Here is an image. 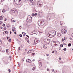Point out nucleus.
Here are the masks:
<instances>
[{
  "label": "nucleus",
  "instance_id": "nucleus-57",
  "mask_svg": "<svg viewBox=\"0 0 73 73\" xmlns=\"http://www.w3.org/2000/svg\"><path fill=\"white\" fill-rule=\"evenodd\" d=\"M54 52V51H53L52 52V53H53Z\"/></svg>",
  "mask_w": 73,
  "mask_h": 73
},
{
  "label": "nucleus",
  "instance_id": "nucleus-18",
  "mask_svg": "<svg viewBox=\"0 0 73 73\" xmlns=\"http://www.w3.org/2000/svg\"><path fill=\"white\" fill-rule=\"evenodd\" d=\"M41 13H40V12H39L38 13V15L39 16H40V14H41Z\"/></svg>",
  "mask_w": 73,
  "mask_h": 73
},
{
  "label": "nucleus",
  "instance_id": "nucleus-10",
  "mask_svg": "<svg viewBox=\"0 0 73 73\" xmlns=\"http://www.w3.org/2000/svg\"><path fill=\"white\" fill-rule=\"evenodd\" d=\"M44 41L45 42H48V41H49V39H44Z\"/></svg>",
  "mask_w": 73,
  "mask_h": 73
},
{
  "label": "nucleus",
  "instance_id": "nucleus-13",
  "mask_svg": "<svg viewBox=\"0 0 73 73\" xmlns=\"http://www.w3.org/2000/svg\"><path fill=\"white\" fill-rule=\"evenodd\" d=\"M11 11H13V12H17V11L16 10V9H12Z\"/></svg>",
  "mask_w": 73,
  "mask_h": 73
},
{
  "label": "nucleus",
  "instance_id": "nucleus-19",
  "mask_svg": "<svg viewBox=\"0 0 73 73\" xmlns=\"http://www.w3.org/2000/svg\"><path fill=\"white\" fill-rule=\"evenodd\" d=\"M2 12L3 13H4V12H5V10H4V9L2 10Z\"/></svg>",
  "mask_w": 73,
  "mask_h": 73
},
{
  "label": "nucleus",
  "instance_id": "nucleus-33",
  "mask_svg": "<svg viewBox=\"0 0 73 73\" xmlns=\"http://www.w3.org/2000/svg\"><path fill=\"white\" fill-rule=\"evenodd\" d=\"M19 36H20V37H22V36H23L22 35H21V34H20V35H19Z\"/></svg>",
  "mask_w": 73,
  "mask_h": 73
},
{
  "label": "nucleus",
  "instance_id": "nucleus-54",
  "mask_svg": "<svg viewBox=\"0 0 73 73\" xmlns=\"http://www.w3.org/2000/svg\"><path fill=\"white\" fill-rule=\"evenodd\" d=\"M18 65H19V66H19V67L20 66V64H19V63H18Z\"/></svg>",
  "mask_w": 73,
  "mask_h": 73
},
{
  "label": "nucleus",
  "instance_id": "nucleus-35",
  "mask_svg": "<svg viewBox=\"0 0 73 73\" xmlns=\"http://www.w3.org/2000/svg\"><path fill=\"white\" fill-rule=\"evenodd\" d=\"M35 54V53H34L32 54V56H34Z\"/></svg>",
  "mask_w": 73,
  "mask_h": 73
},
{
  "label": "nucleus",
  "instance_id": "nucleus-20",
  "mask_svg": "<svg viewBox=\"0 0 73 73\" xmlns=\"http://www.w3.org/2000/svg\"><path fill=\"white\" fill-rule=\"evenodd\" d=\"M68 46H71V43H69L68 44Z\"/></svg>",
  "mask_w": 73,
  "mask_h": 73
},
{
  "label": "nucleus",
  "instance_id": "nucleus-44",
  "mask_svg": "<svg viewBox=\"0 0 73 73\" xmlns=\"http://www.w3.org/2000/svg\"><path fill=\"white\" fill-rule=\"evenodd\" d=\"M62 41L63 42V41H64V39H63V38H62Z\"/></svg>",
  "mask_w": 73,
  "mask_h": 73
},
{
  "label": "nucleus",
  "instance_id": "nucleus-61",
  "mask_svg": "<svg viewBox=\"0 0 73 73\" xmlns=\"http://www.w3.org/2000/svg\"><path fill=\"white\" fill-rule=\"evenodd\" d=\"M35 61V59L33 60V61Z\"/></svg>",
  "mask_w": 73,
  "mask_h": 73
},
{
  "label": "nucleus",
  "instance_id": "nucleus-45",
  "mask_svg": "<svg viewBox=\"0 0 73 73\" xmlns=\"http://www.w3.org/2000/svg\"><path fill=\"white\" fill-rule=\"evenodd\" d=\"M61 49V47H59V50H60V49Z\"/></svg>",
  "mask_w": 73,
  "mask_h": 73
},
{
  "label": "nucleus",
  "instance_id": "nucleus-11",
  "mask_svg": "<svg viewBox=\"0 0 73 73\" xmlns=\"http://www.w3.org/2000/svg\"><path fill=\"white\" fill-rule=\"evenodd\" d=\"M47 45L46 44H44L43 45V48L44 49H46L47 48Z\"/></svg>",
  "mask_w": 73,
  "mask_h": 73
},
{
  "label": "nucleus",
  "instance_id": "nucleus-24",
  "mask_svg": "<svg viewBox=\"0 0 73 73\" xmlns=\"http://www.w3.org/2000/svg\"><path fill=\"white\" fill-rule=\"evenodd\" d=\"M5 33H6V34H8V31H5Z\"/></svg>",
  "mask_w": 73,
  "mask_h": 73
},
{
  "label": "nucleus",
  "instance_id": "nucleus-55",
  "mask_svg": "<svg viewBox=\"0 0 73 73\" xmlns=\"http://www.w3.org/2000/svg\"><path fill=\"white\" fill-rule=\"evenodd\" d=\"M10 35H11V34H12V32L10 31Z\"/></svg>",
  "mask_w": 73,
  "mask_h": 73
},
{
  "label": "nucleus",
  "instance_id": "nucleus-63",
  "mask_svg": "<svg viewBox=\"0 0 73 73\" xmlns=\"http://www.w3.org/2000/svg\"><path fill=\"white\" fill-rule=\"evenodd\" d=\"M59 58V60H61V58Z\"/></svg>",
  "mask_w": 73,
  "mask_h": 73
},
{
  "label": "nucleus",
  "instance_id": "nucleus-42",
  "mask_svg": "<svg viewBox=\"0 0 73 73\" xmlns=\"http://www.w3.org/2000/svg\"><path fill=\"white\" fill-rule=\"evenodd\" d=\"M35 15V14H34V13H32V16H33Z\"/></svg>",
  "mask_w": 73,
  "mask_h": 73
},
{
  "label": "nucleus",
  "instance_id": "nucleus-17",
  "mask_svg": "<svg viewBox=\"0 0 73 73\" xmlns=\"http://www.w3.org/2000/svg\"><path fill=\"white\" fill-rule=\"evenodd\" d=\"M51 16L50 15H49L47 17V18H48V19H50V18H51Z\"/></svg>",
  "mask_w": 73,
  "mask_h": 73
},
{
  "label": "nucleus",
  "instance_id": "nucleus-56",
  "mask_svg": "<svg viewBox=\"0 0 73 73\" xmlns=\"http://www.w3.org/2000/svg\"><path fill=\"white\" fill-rule=\"evenodd\" d=\"M47 71H49V69L47 68Z\"/></svg>",
  "mask_w": 73,
  "mask_h": 73
},
{
  "label": "nucleus",
  "instance_id": "nucleus-8",
  "mask_svg": "<svg viewBox=\"0 0 73 73\" xmlns=\"http://www.w3.org/2000/svg\"><path fill=\"white\" fill-rule=\"evenodd\" d=\"M41 1H38L37 2V4L38 7H41Z\"/></svg>",
  "mask_w": 73,
  "mask_h": 73
},
{
  "label": "nucleus",
  "instance_id": "nucleus-64",
  "mask_svg": "<svg viewBox=\"0 0 73 73\" xmlns=\"http://www.w3.org/2000/svg\"><path fill=\"white\" fill-rule=\"evenodd\" d=\"M15 21H15L13 20V22H15Z\"/></svg>",
  "mask_w": 73,
  "mask_h": 73
},
{
  "label": "nucleus",
  "instance_id": "nucleus-32",
  "mask_svg": "<svg viewBox=\"0 0 73 73\" xmlns=\"http://www.w3.org/2000/svg\"><path fill=\"white\" fill-rule=\"evenodd\" d=\"M37 13H35V14H34L35 16H37Z\"/></svg>",
  "mask_w": 73,
  "mask_h": 73
},
{
  "label": "nucleus",
  "instance_id": "nucleus-52",
  "mask_svg": "<svg viewBox=\"0 0 73 73\" xmlns=\"http://www.w3.org/2000/svg\"><path fill=\"white\" fill-rule=\"evenodd\" d=\"M46 56H49V54H46Z\"/></svg>",
  "mask_w": 73,
  "mask_h": 73
},
{
  "label": "nucleus",
  "instance_id": "nucleus-31",
  "mask_svg": "<svg viewBox=\"0 0 73 73\" xmlns=\"http://www.w3.org/2000/svg\"><path fill=\"white\" fill-rule=\"evenodd\" d=\"M33 70H35V67H33L32 69Z\"/></svg>",
  "mask_w": 73,
  "mask_h": 73
},
{
  "label": "nucleus",
  "instance_id": "nucleus-38",
  "mask_svg": "<svg viewBox=\"0 0 73 73\" xmlns=\"http://www.w3.org/2000/svg\"><path fill=\"white\" fill-rule=\"evenodd\" d=\"M6 52L7 53H8V49H6Z\"/></svg>",
  "mask_w": 73,
  "mask_h": 73
},
{
  "label": "nucleus",
  "instance_id": "nucleus-9",
  "mask_svg": "<svg viewBox=\"0 0 73 73\" xmlns=\"http://www.w3.org/2000/svg\"><path fill=\"white\" fill-rule=\"evenodd\" d=\"M21 0H19L18 2L17 3V4L18 5H20L21 4Z\"/></svg>",
  "mask_w": 73,
  "mask_h": 73
},
{
  "label": "nucleus",
  "instance_id": "nucleus-48",
  "mask_svg": "<svg viewBox=\"0 0 73 73\" xmlns=\"http://www.w3.org/2000/svg\"><path fill=\"white\" fill-rule=\"evenodd\" d=\"M7 28H9V26H8V25H7Z\"/></svg>",
  "mask_w": 73,
  "mask_h": 73
},
{
  "label": "nucleus",
  "instance_id": "nucleus-3",
  "mask_svg": "<svg viewBox=\"0 0 73 73\" xmlns=\"http://www.w3.org/2000/svg\"><path fill=\"white\" fill-rule=\"evenodd\" d=\"M40 42V40L38 38H35V40L34 42V45H36V44H37L38 42Z\"/></svg>",
  "mask_w": 73,
  "mask_h": 73
},
{
  "label": "nucleus",
  "instance_id": "nucleus-37",
  "mask_svg": "<svg viewBox=\"0 0 73 73\" xmlns=\"http://www.w3.org/2000/svg\"><path fill=\"white\" fill-rule=\"evenodd\" d=\"M69 38L70 40H73V39H72V38L71 37L70 38Z\"/></svg>",
  "mask_w": 73,
  "mask_h": 73
},
{
  "label": "nucleus",
  "instance_id": "nucleus-7",
  "mask_svg": "<svg viewBox=\"0 0 73 73\" xmlns=\"http://www.w3.org/2000/svg\"><path fill=\"white\" fill-rule=\"evenodd\" d=\"M26 21L27 22V23H31L32 22V19H31V18L30 19L27 18V19Z\"/></svg>",
  "mask_w": 73,
  "mask_h": 73
},
{
  "label": "nucleus",
  "instance_id": "nucleus-5",
  "mask_svg": "<svg viewBox=\"0 0 73 73\" xmlns=\"http://www.w3.org/2000/svg\"><path fill=\"white\" fill-rule=\"evenodd\" d=\"M31 5H34L35 3V0H30Z\"/></svg>",
  "mask_w": 73,
  "mask_h": 73
},
{
  "label": "nucleus",
  "instance_id": "nucleus-25",
  "mask_svg": "<svg viewBox=\"0 0 73 73\" xmlns=\"http://www.w3.org/2000/svg\"><path fill=\"white\" fill-rule=\"evenodd\" d=\"M29 59H27L26 60V62H29Z\"/></svg>",
  "mask_w": 73,
  "mask_h": 73
},
{
  "label": "nucleus",
  "instance_id": "nucleus-16",
  "mask_svg": "<svg viewBox=\"0 0 73 73\" xmlns=\"http://www.w3.org/2000/svg\"><path fill=\"white\" fill-rule=\"evenodd\" d=\"M31 19H32V17H31V16H30V15L28 16L27 19H31Z\"/></svg>",
  "mask_w": 73,
  "mask_h": 73
},
{
  "label": "nucleus",
  "instance_id": "nucleus-12",
  "mask_svg": "<svg viewBox=\"0 0 73 73\" xmlns=\"http://www.w3.org/2000/svg\"><path fill=\"white\" fill-rule=\"evenodd\" d=\"M55 43L56 44V45H59V42L58 41H56L55 42Z\"/></svg>",
  "mask_w": 73,
  "mask_h": 73
},
{
  "label": "nucleus",
  "instance_id": "nucleus-53",
  "mask_svg": "<svg viewBox=\"0 0 73 73\" xmlns=\"http://www.w3.org/2000/svg\"><path fill=\"white\" fill-rule=\"evenodd\" d=\"M14 34H15V35H16V32L15 31L14 32Z\"/></svg>",
  "mask_w": 73,
  "mask_h": 73
},
{
  "label": "nucleus",
  "instance_id": "nucleus-59",
  "mask_svg": "<svg viewBox=\"0 0 73 73\" xmlns=\"http://www.w3.org/2000/svg\"><path fill=\"white\" fill-rule=\"evenodd\" d=\"M63 45H66V44L64 43L63 44Z\"/></svg>",
  "mask_w": 73,
  "mask_h": 73
},
{
  "label": "nucleus",
  "instance_id": "nucleus-6",
  "mask_svg": "<svg viewBox=\"0 0 73 73\" xmlns=\"http://www.w3.org/2000/svg\"><path fill=\"white\" fill-rule=\"evenodd\" d=\"M39 64V68H41V66H42V64H41V61L39 60H38Z\"/></svg>",
  "mask_w": 73,
  "mask_h": 73
},
{
  "label": "nucleus",
  "instance_id": "nucleus-36",
  "mask_svg": "<svg viewBox=\"0 0 73 73\" xmlns=\"http://www.w3.org/2000/svg\"><path fill=\"white\" fill-rule=\"evenodd\" d=\"M2 44V42L1 41V40H0V45H1Z\"/></svg>",
  "mask_w": 73,
  "mask_h": 73
},
{
  "label": "nucleus",
  "instance_id": "nucleus-29",
  "mask_svg": "<svg viewBox=\"0 0 73 73\" xmlns=\"http://www.w3.org/2000/svg\"><path fill=\"white\" fill-rule=\"evenodd\" d=\"M64 51H66V48H64L63 49Z\"/></svg>",
  "mask_w": 73,
  "mask_h": 73
},
{
  "label": "nucleus",
  "instance_id": "nucleus-51",
  "mask_svg": "<svg viewBox=\"0 0 73 73\" xmlns=\"http://www.w3.org/2000/svg\"><path fill=\"white\" fill-rule=\"evenodd\" d=\"M28 38L27 37H26L25 38V40H27Z\"/></svg>",
  "mask_w": 73,
  "mask_h": 73
},
{
  "label": "nucleus",
  "instance_id": "nucleus-28",
  "mask_svg": "<svg viewBox=\"0 0 73 73\" xmlns=\"http://www.w3.org/2000/svg\"><path fill=\"white\" fill-rule=\"evenodd\" d=\"M29 63H31V62H32V61H31V60L29 59Z\"/></svg>",
  "mask_w": 73,
  "mask_h": 73
},
{
  "label": "nucleus",
  "instance_id": "nucleus-43",
  "mask_svg": "<svg viewBox=\"0 0 73 73\" xmlns=\"http://www.w3.org/2000/svg\"><path fill=\"white\" fill-rule=\"evenodd\" d=\"M11 39L9 40V42H11Z\"/></svg>",
  "mask_w": 73,
  "mask_h": 73
},
{
  "label": "nucleus",
  "instance_id": "nucleus-58",
  "mask_svg": "<svg viewBox=\"0 0 73 73\" xmlns=\"http://www.w3.org/2000/svg\"><path fill=\"white\" fill-rule=\"evenodd\" d=\"M7 39L8 40V38H9V37H8V36H7Z\"/></svg>",
  "mask_w": 73,
  "mask_h": 73
},
{
  "label": "nucleus",
  "instance_id": "nucleus-14",
  "mask_svg": "<svg viewBox=\"0 0 73 73\" xmlns=\"http://www.w3.org/2000/svg\"><path fill=\"white\" fill-rule=\"evenodd\" d=\"M57 36H58V37H60L61 36V34L59 33H58L57 34Z\"/></svg>",
  "mask_w": 73,
  "mask_h": 73
},
{
  "label": "nucleus",
  "instance_id": "nucleus-27",
  "mask_svg": "<svg viewBox=\"0 0 73 73\" xmlns=\"http://www.w3.org/2000/svg\"><path fill=\"white\" fill-rule=\"evenodd\" d=\"M22 34H23V35H26V33L24 32H23L22 33Z\"/></svg>",
  "mask_w": 73,
  "mask_h": 73
},
{
  "label": "nucleus",
  "instance_id": "nucleus-34",
  "mask_svg": "<svg viewBox=\"0 0 73 73\" xmlns=\"http://www.w3.org/2000/svg\"><path fill=\"white\" fill-rule=\"evenodd\" d=\"M3 27H5V24H4V23L3 24Z\"/></svg>",
  "mask_w": 73,
  "mask_h": 73
},
{
  "label": "nucleus",
  "instance_id": "nucleus-46",
  "mask_svg": "<svg viewBox=\"0 0 73 73\" xmlns=\"http://www.w3.org/2000/svg\"><path fill=\"white\" fill-rule=\"evenodd\" d=\"M4 29H5V30H6L7 29V28H6V27H4Z\"/></svg>",
  "mask_w": 73,
  "mask_h": 73
},
{
  "label": "nucleus",
  "instance_id": "nucleus-40",
  "mask_svg": "<svg viewBox=\"0 0 73 73\" xmlns=\"http://www.w3.org/2000/svg\"><path fill=\"white\" fill-rule=\"evenodd\" d=\"M52 72H54V69H52Z\"/></svg>",
  "mask_w": 73,
  "mask_h": 73
},
{
  "label": "nucleus",
  "instance_id": "nucleus-21",
  "mask_svg": "<svg viewBox=\"0 0 73 73\" xmlns=\"http://www.w3.org/2000/svg\"><path fill=\"white\" fill-rule=\"evenodd\" d=\"M44 7L46 9H48V6H45Z\"/></svg>",
  "mask_w": 73,
  "mask_h": 73
},
{
  "label": "nucleus",
  "instance_id": "nucleus-26",
  "mask_svg": "<svg viewBox=\"0 0 73 73\" xmlns=\"http://www.w3.org/2000/svg\"><path fill=\"white\" fill-rule=\"evenodd\" d=\"M67 39V38H66V37H65L64 38V40H65V41H66V39Z\"/></svg>",
  "mask_w": 73,
  "mask_h": 73
},
{
  "label": "nucleus",
  "instance_id": "nucleus-50",
  "mask_svg": "<svg viewBox=\"0 0 73 73\" xmlns=\"http://www.w3.org/2000/svg\"><path fill=\"white\" fill-rule=\"evenodd\" d=\"M19 50H21V49H20V47H19Z\"/></svg>",
  "mask_w": 73,
  "mask_h": 73
},
{
  "label": "nucleus",
  "instance_id": "nucleus-23",
  "mask_svg": "<svg viewBox=\"0 0 73 73\" xmlns=\"http://www.w3.org/2000/svg\"><path fill=\"white\" fill-rule=\"evenodd\" d=\"M13 32H15V27L12 28Z\"/></svg>",
  "mask_w": 73,
  "mask_h": 73
},
{
  "label": "nucleus",
  "instance_id": "nucleus-39",
  "mask_svg": "<svg viewBox=\"0 0 73 73\" xmlns=\"http://www.w3.org/2000/svg\"><path fill=\"white\" fill-rule=\"evenodd\" d=\"M7 18H5V21H7Z\"/></svg>",
  "mask_w": 73,
  "mask_h": 73
},
{
  "label": "nucleus",
  "instance_id": "nucleus-49",
  "mask_svg": "<svg viewBox=\"0 0 73 73\" xmlns=\"http://www.w3.org/2000/svg\"><path fill=\"white\" fill-rule=\"evenodd\" d=\"M2 23V21H0V25L1 24V23Z\"/></svg>",
  "mask_w": 73,
  "mask_h": 73
},
{
  "label": "nucleus",
  "instance_id": "nucleus-15",
  "mask_svg": "<svg viewBox=\"0 0 73 73\" xmlns=\"http://www.w3.org/2000/svg\"><path fill=\"white\" fill-rule=\"evenodd\" d=\"M2 17V16H0V20H3V17Z\"/></svg>",
  "mask_w": 73,
  "mask_h": 73
},
{
  "label": "nucleus",
  "instance_id": "nucleus-60",
  "mask_svg": "<svg viewBox=\"0 0 73 73\" xmlns=\"http://www.w3.org/2000/svg\"><path fill=\"white\" fill-rule=\"evenodd\" d=\"M72 37H73V33H72Z\"/></svg>",
  "mask_w": 73,
  "mask_h": 73
},
{
  "label": "nucleus",
  "instance_id": "nucleus-22",
  "mask_svg": "<svg viewBox=\"0 0 73 73\" xmlns=\"http://www.w3.org/2000/svg\"><path fill=\"white\" fill-rule=\"evenodd\" d=\"M31 53V50H29V51L27 52V54H29V53Z\"/></svg>",
  "mask_w": 73,
  "mask_h": 73
},
{
  "label": "nucleus",
  "instance_id": "nucleus-41",
  "mask_svg": "<svg viewBox=\"0 0 73 73\" xmlns=\"http://www.w3.org/2000/svg\"><path fill=\"white\" fill-rule=\"evenodd\" d=\"M26 36L27 37H28V38H29V36L27 35H26Z\"/></svg>",
  "mask_w": 73,
  "mask_h": 73
},
{
  "label": "nucleus",
  "instance_id": "nucleus-62",
  "mask_svg": "<svg viewBox=\"0 0 73 73\" xmlns=\"http://www.w3.org/2000/svg\"><path fill=\"white\" fill-rule=\"evenodd\" d=\"M25 52H27V49H25Z\"/></svg>",
  "mask_w": 73,
  "mask_h": 73
},
{
  "label": "nucleus",
  "instance_id": "nucleus-1",
  "mask_svg": "<svg viewBox=\"0 0 73 73\" xmlns=\"http://www.w3.org/2000/svg\"><path fill=\"white\" fill-rule=\"evenodd\" d=\"M56 33V31L54 30L49 32L48 34V36L50 38L51 37H53L55 36Z\"/></svg>",
  "mask_w": 73,
  "mask_h": 73
},
{
  "label": "nucleus",
  "instance_id": "nucleus-4",
  "mask_svg": "<svg viewBox=\"0 0 73 73\" xmlns=\"http://www.w3.org/2000/svg\"><path fill=\"white\" fill-rule=\"evenodd\" d=\"M61 33L63 35H64V34H65L66 33V30L65 29H62L61 30Z\"/></svg>",
  "mask_w": 73,
  "mask_h": 73
},
{
  "label": "nucleus",
  "instance_id": "nucleus-47",
  "mask_svg": "<svg viewBox=\"0 0 73 73\" xmlns=\"http://www.w3.org/2000/svg\"><path fill=\"white\" fill-rule=\"evenodd\" d=\"M8 70L9 71V73H10V72H11V70H10V69H9Z\"/></svg>",
  "mask_w": 73,
  "mask_h": 73
},
{
  "label": "nucleus",
  "instance_id": "nucleus-30",
  "mask_svg": "<svg viewBox=\"0 0 73 73\" xmlns=\"http://www.w3.org/2000/svg\"><path fill=\"white\" fill-rule=\"evenodd\" d=\"M60 47H61V48H62V47H63V44H60Z\"/></svg>",
  "mask_w": 73,
  "mask_h": 73
},
{
  "label": "nucleus",
  "instance_id": "nucleus-2",
  "mask_svg": "<svg viewBox=\"0 0 73 73\" xmlns=\"http://www.w3.org/2000/svg\"><path fill=\"white\" fill-rule=\"evenodd\" d=\"M45 22L44 21L40 20L38 22V25L39 26H43L45 23Z\"/></svg>",
  "mask_w": 73,
  "mask_h": 73
}]
</instances>
